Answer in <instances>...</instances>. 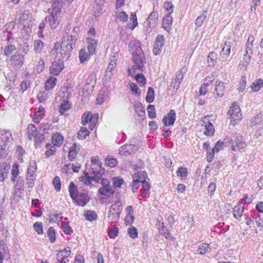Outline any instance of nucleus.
Here are the masks:
<instances>
[{
  "mask_svg": "<svg viewBox=\"0 0 263 263\" xmlns=\"http://www.w3.org/2000/svg\"><path fill=\"white\" fill-rule=\"evenodd\" d=\"M77 37L76 34L64 36L61 43L60 55L62 60L66 61L70 57L72 49L75 47Z\"/></svg>",
  "mask_w": 263,
  "mask_h": 263,
  "instance_id": "f257e3e1",
  "label": "nucleus"
},
{
  "mask_svg": "<svg viewBox=\"0 0 263 263\" xmlns=\"http://www.w3.org/2000/svg\"><path fill=\"white\" fill-rule=\"evenodd\" d=\"M144 54L140 46L135 47L133 51V61L134 70H141L143 67Z\"/></svg>",
  "mask_w": 263,
  "mask_h": 263,
  "instance_id": "f03ea898",
  "label": "nucleus"
},
{
  "mask_svg": "<svg viewBox=\"0 0 263 263\" xmlns=\"http://www.w3.org/2000/svg\"><path fill=\"white\" fill-rule=\"evenodd\" d=\"M99 119L98 114H92L91 112H85L83 114L81 119V123L85 125L89 123V129L92 130L96 127Z\"/></svg>",
  "mask_w": 263,
  "mask_h": 263,
  "instance_id": "7ed1b4c3",
  "label": "nucleus"
},
{
  "mask_svg": "<svg viewBox=\"0 0 263 263\" xmlns=\"http://www.w3.org/2000/svg\"><path fill=\"white\" fill-rule=\"evenodd\" d=\"M241 110L239 106L233 103L228 111V114L231 118V124H235L237 121L241 119L242 114L240 113Z\"/></svg>",
  "mask_w": 263,
  "mask_h": 263,
  "instance_id": "20e7f679",
  "label": "nucleus"
},
{
  "mask_svg": "<svg viewBox=\"0 0 263 263\" xmlns=\"http://www.w3.org/2000/svg\"><path fill=\"white\" fill-rule=\"evenodd\" d=\"M25 60L24 56L21 54L17 50L10 59V62L12 67L15 69H20Z\"/></svg>",
  "mask_w": 263,
  "mask_h": 263,
  "instance_id": "39448f33",
  "label": "nucleus"
},
{
  "mask_svg": "<svg viewBox=\"0 0 263 263\" xmlns=\"http://www.w3.org/2000/svg\"><path fill=\"white\" fill-rule=\"evenodd\" d=\"M158 18V12L156 11H152L148 16V17L147 20V26L146 31L147 32H150L152 30L153 28H154L157 24Z\"/></svg>",
  "mask_w": 263,
  "mask_h": 263,
  "instance_id": "423d86ee",
  "label": "nucleus"
},
{
  "mask_svg": "<svg viewBox=\"0 0 263 263\" xmlns=\"http://www.w3.org/2000/svg\"><path fill=\"white\" fill-rule=\"evenodd\" d=\"M164 45V36L163 35L159 34L155 40L153 49L155 55H158L160 53Z\"/></svg>",
  "mask_w": 263,
  "mask_h": 263,
  "instance_id": "0eeeda50",
  "label": "nucleus"
},
{
  "mask_svg": "<svg viewBox=\"0 0 263 263\" xmlns=\"http://www.w3.org/2000/svg\"><path fill=\"white\" fill-rule=\"evenodd\" d=\"M64 60L59 59L57 61L52 63L50 68V71L51 74L54 76H58L64 68Z\"/></svg>",
  "mask_w": 263,
  "mask_h": 263,
  "instance_id": "6e6552de",
  "label": "nucleus"
},
{
  "mask_svg": "<svg viewBox=\"0 0 263 263\" xmlns=\"http://www.w3.org/2000/svg\"><path fill=\"white\" fill-rule=\"evenodd\" d=\"M13 140V138L10 132L5 130L2 132L0 139L2 144L9 147Z\"/></svg>",
  "mask_w": 263,
  "mask_h": 263,
  "instance_id": "1a4fd4ad",
  "label": "nucleus"
},
{
  "mask_svg": "<svg viewBox=\"0 0 263 263\" xmlns=\"http://www.w3.org/2000/svg\"><path fill=\"white\" fill-rule=\"evenodd\" d=\"M137 150V147L133 144H125L119 149V153L120 155L128 156L134 154Z\"/></svg>",
  "mask_w": 263,
  "mask_h": 263,
  "instance_id": "9d476101",
  "label": "nucleus"
},
{
  "mask_svg": "<svg viewBox=\"0 0 263 263\" xmlns=\"http://www.w3.org/2000/svg\"><path fill=\"white\" fill-rule=\"evenodd\" d=\"M176 115L174 110H171L163 119L162 122L165 126L173 125L176 120Z\"/></svg>",
  "mask_w": 263,
  "mask_h": 263,
  "instance_id": "9b49d317",
  "label": "nucleus"
},
{
  "mask_svg": "<svg viewBox=\"0 0 263 263\" xmlns=\"http://www.w3.org/2000/svg\"><path fill=\"white\" fill-rule=\"evenodd\" d=\"M116 206H111L108 212V218L111 222L118 221L120 218L121 211L118 209H115Z\"/></svg>",
  "mask_w": 263,
  "mask_h": 263,
  "instance_id": "f8f14e48",
  "label": "nucleus"
},
{
  "mask_svg": "<svg viewBox=\"0 0 263 263\" xmlns=\"http://www.w3.org/2000/svg\"><path fill=\"white\" fill-rule=\"evenodd\" d=\"M81 148V145L76 143L72 144L69 148L68 158L71 161H73L77 157Z\"/></svg>",
  "mask_w": 263,
  "mask_h": 263,
  "instance_id": "ddd939ff",
  "label": "nucleus"
},
{
  "mask_svg": "<svg viewBox=\"0 0 263 263\" xmlns=\"http://www.w3.org/2000/svg\"><path fill=\"white\" fill-rule=\"evenodd\" d=\"M86 41L88 44L87 49L90 54H94L96 53V49L98 46V41L95 38L87 37Z\"/></svg>",
  "mask_w": 263,
  "mask_h": 263,
  "instance_id": "4468645a",
  "label": "nucleus"
},
{
  "mask_svg": "<svg viewBox=\"0 0 263 263\" xmlns=\"http://www.w3.org/2000/svg\"><path fill=\"white\" fill-rule=\"evenodd\" d=\"M202 121L205 124L206 130L204 132V134L206 136H212L215 132V129L213 124L209 121V120L204 117L202 119Z\"/></svg>",
  "mask_w": 263,
  "mask_h": 263,
  "instance_id": "2eb2a0df",
  "label": "nucleus"
},
{
  "mask_svg": "<svg viewBox=\"0 0 263 263\" xmlns=\"http://www.w3.org/2000/svg\"><path fill=\"white\" fill-rule=\"evenodd\" d=\"M96 4L94 6V13L96 16L102 14L105 12L106 6L104 0H96Z\"/></svg>",
  "mask_w": 263,
  "mask_h": 263,
  "instance_id": "dca6fc26",
  "label": "nucleus"
},
{
  "mask_svg": "<svg viewBox=\"0 0 263 263\" xmlns=\"http://www.w3.org/2000/svg\"><path fill=\"white\" fill-rule=\"evenodd\" d=\"M74 200L77 202V204L78 205L82 206L85 205L89 201L87 194L84 193H80L79 194H78L76 200Z\"/></svg>",
  "mask_w": 263,
  "mask_h": 263,
  "instance_id": "f3484780",
  "label": "nucleus"
},
{
  "mask_svg": "<svg viewBox=\"0 0 263 263\" xmlns=\"http://www.w3.org/2000/svg\"><path fill=\"white\" fill-rule=\"evenodd\" d=\"M98 193L102 196L109 197L115 194V191L112 186L101 187L98 190Z\"/></svg>",
  "mask_w": 263,
  "mask_h": 263,
  "instance_id": "a211bd4d",
  "label": "nucleus"
},
{
  "mask_svg": "<svg viewBox=\"0 0 263 263\" xmlns=\"http://www.w3.org/2000/svg\"><path fill=\"white\" fill-rule=\"evenodd\" d=\"M235 144L232 145V149L233 151H235L236 148L241 149L244 148L246 146V143L243 141V139L242 136H238L235 138Z\"/></svg>",
  "mask_w": 263,
  "mask_h": 263,
  "instance_id": "6ab92c4d",
  "label": "nucleus"
},
{
  "mask_svg": "<svg viewBox=\"0 0 263 263\" xmlns=\"http://www.w3.org/2000/svg\"><path fill=\"white\" fill-rule=\"evenodd\" d=\"M14 187L18 191V196L20 197L23 196L24 193V180L23 177H18Z\"/></svg>",
  "mask_w": 263,
  "mask_h": 263,
  "instance_id": "aec40b11",
  "label": "nucleus"
},
{
  "mask_svg": "<svg viewBox=\"0 0 263 263\" xmlns=\"http://www.w3.org/2000/svg\"><path fill=\"white\" fill-rule=\"evenodd\" d=\"M63 136L60 133H57L52 137V143L54 146L60 147L63 143Z\"/></svg>",
  "mask_w": 263,
  "mask_h": 263,
  "instance_id": "412c9836",
  "label": "nucleus"
},
{
  "mask_svg": "<svg viewBox=\"0 0 263 263\" xmlns=\"http://www.w3.org/2000/svg\"><path fill=\"white\" fill-rule=\"evenodd\" d=\"M225 87L226 83L224 82L218 80L215 82L214 91L215 92H218L224 95Z\"/></svg>",
  "mask_w": 263,
  "mask_h": 263,
  "instance_id": "4be33fe9",
  "label": "nucleus"
},
{
  "mask_svg": "<svg viewBox=\"0 0 263 263\" xmlns=\"http://www.w3.org/2000/svg\"><path fill=\"white\" fill-rule=\"evenodd\" d=\"M44 115V108L43 107H39L33 116L32 120L34 123H39Z\"/></svg>",
  "mask_w": 263,
  "mask_h": 263,
  "instance_id": "5701e85b",
  "label": "nucleus"
},
{
  "mask_svg": "<svg viewBox=\"0 0 263 263\" xmlns=\"http://www.w3.org/2000/svg\"><path fill=\"white\" fill-rule=\"evenodd\" d=\"M231 52L230 43L226 42L222 49L221 56L222 58L227 59Z\"/></svg>",
  "mask_w": 263,
  "mask_h": 263,
  "instance_id": "b1692460",
  "label": "nucleus"
},
{
  "mask_svg": "<svg viewBox=\"0 0 263 263\" xmlns=\"http://www.w3.org/2000/svg\"><path fill=\"white\" fill-rule=\"evenodd\" d=\"M69 195L71 197V198L73 200H76V198L78 196V190L77 187L75 185L73 182H71L70 183V184L69 185Z\"/></svg>",
  "mask_w": 263,
  "mask_h": 263,
  "instance_id": "393cba45",
  "label": "nucleus"
},
{
  "mask_svg": "<svg viewBox=\"0 0 263 263\" xmlns=\"http://www.w3.org/2000/svg\"><path fill=\"white\" fill-rule=\"evenodd\" d=\"M251 217L255 218V223L258 228L262 229L263 228V214L258 215V213L254 212L253 215H251Z\"/></svg>",
  "mask_w": 263,
  "mask_h": 263,
  "instance_id": "a878e982",
  "label": "nucleus"
},
{
  "mask_svg": "<svg viewBox=\"0 0 263 263\" xmlns=\"http://www.w3.org/2000/svg\"><path fill=\"white\" fill-rule=\"evenodd\" d=\"M27 130L28 137L30 140H32V138L35 137V135L37 134V128L33 124H30L28 126Z\"/></svg>",
  "mask_w": 263,
  "mask_h": 263,
  "instance_id": "bb28decb",
  "label": "nucleus"
},
{
  "mask_svg": "<svg viewBox=\"0 0 263 263\" xmlns=\"http://www.w3.org/2000/svg\"><path fill=\"white\" fill-rule=\"evenodd\" d=\"M173 18L170 14H166L163 18L162 27L165 30L169 29L172 24Z\"/></svg>",
  "mask_w": 263,
  "mask_h": 263,
  "instance_id": "cd10ccee",
  "label": "nucleus"
},
{
  "mask_svg": "<svg viewBox=\"0 0 263 263\" xmlns=\"http://www.w3.org/2000/svg\"><path fill=\"white\" fill-rule=\"evenodd\" d=\"M91 55V54H90L89 53H88L85 49H81L79 51V55L80 63H84L90 59V56Z\"/></svg>",
  "mask_w": 263,
  "mask_h": 263,
  "instance_id": "c85d7f7f",
  "label": "nucleus"
},
{
  "mask_svg": "<svg viewBox=\"0 0 263 263\" xmlns=\"http://www.w3.org/2000/svg\"><path fill=\"white\" fill-rule=\"evenodd\" d=\"M134 107L136 113L139 117H143L145 116V110L142 107V104L140 102H137L134 104Z\"/></svg>",
  "mask_w": 263,
  "mask_h": 263,
  "instance_id": "c756f323",
  "label": "nucleus"
},
{
  "mask_svg": "<svg viewBox=\"0 0 263 263\" xmlns=\"http://www.w3.org/2000/svg\"><path fill=\"white\" fill-rule=\"evenodd\" d=\"M186 71L187 68L185 66L183 67L180 70L178 71L174 79L175 82L180 84L184 77L183 73H185Z\"/></svg>",
  "mask_w": 263,
  "mask_h": 263,
  "instance_id": "7c9ffc66",
  "label": "nucleus"
},
{
  "mask_svg": "<svg viewBox=\"0 0 263 263\" xmlns=\"http://www.w3.org/2000/svg\"><path fill=\"white\" fill-rule=\"evenodd\" d=\"M244 207L240 205H236L234 207L233 212V216L235 219H238L240 218L243 212Z\"/></svg>",
  "mask_w": 263,
  "mask_h": 263,
  "instance_id": "2f4dec72",
  "label": "nucleus"
},
{
  "mask_svg": "<svg viewBox=\"0 0 263 263\" xmlns=\"http://www.w3.org/2000/svg\"><path fill=\"white\" fill-rule=\"evenodd\" d=\"M116 67L108 65L105 71V74L104 77L105 81L110 80L114 74V71Z\"/></svg>",
  "mask_w": 263,
  "mask_h": 263,
  "instance_id": "473e14b6",
  "label": "nucleus"
},
{
  "mask_svg": "<svg viewBox=\"0 0 263 263\" xmlns=\"http://www.w3.org/2000/svg\"><path fill=\"white\" fill-rule=\"evenodd\" d=\"M176 174L177 176L180 177L182 180H185L189 173L187 168L179 167L176 172Z\"/></svg>",
  "mask_w": 263,
  "mask_h": 263,
  "instance_id": "72a5a7b5",
  "label": "nucleus"
},
{
  "mask_svg": "<svg viewBox=\"0 0 263 263\" xmlns=\"http://www.w3.org/2000/svg\"><path fill=\"white\" fill-rule=\"evenodd\" d=\"M138 25L137 16L136 14L132 13L129 18V22L127 24L128 27L133 30Z\"/></svg>",
  "mask_w": 263,
  "mask_h": 263,
  "instance_id": "f704fd0d",
  "label": "nucleus"
},
{
  "mask_svg": "<svg viewBox=\"0 0 263 263\" xmlns=\"http://www.w3.org/2000/svg\"><path fill=\"white\" fill-rule=\"evenodd\" d=\"M211 249L209 243H202L197 250V252L200 254H205L210 251Z\"/></svg>",
  "mask_w": 263,
  "mask_h": 263,
  "instance_id": "c9c22d12",
  "label": "nucleus"
},
{
  "mask_svg": "<svg viewBox=\"0 0 263 263\" xmlns=\"http://www.w3.org/2000/svg\"><path fill=\"white\" fill-rule=\"evenodd\" d=\"M262 87H263V80L261 79L256 80L251 86V89L253 91H258Z\"/></svg>",
  "mask_w": 263,
  "mask_h": 263,
  "instance_id": "e433bc0d",
  "label": "nucleus"
},
{
  "mask_svg": "<svg viewBox=\"0 0 263 263\" xmlns=\"http://www.w3.org/2000/svg\"><path fill=\"white\" fill-rule=\"evenodd\" d=\"M90 132L86 127H82L77 134V138L79 139L84 140L87 136H89Z\"/></svg>",
  "mask_w": 263,
  "mask_h": 263,
  "instance_id": "4c0bfd02",
  "label": "nucleus"
},
{
  "mask_svg": "<svg viewBox=\"0 0 263 263\" xmlns=\"http://www.w3.org/2000/svg\"><path fill=\"white\" fill-rule=\"evenodd\" d=\"M57 79L55 78L51 77L45 83L44 87L46 90L52 89L55 85Z\"/></svg>",
  "mask_w": 263,
  "mask_h": 263,
  "instance_id": "58836bf2",
  "label": "nucleus"
},
{
  "mask_svg": "<svg viewBox=\"0 0 263 263\" xmlns=\"http://www.w3.org/2000/svg\"><path fill=\"white\" fill-rule=\"evenodd\" d=\"M155 99V91L154 89L152 87H148V91L146 96V101L147 103H152Z\"/></svg>",
  "mask_w": 263,
  "mask_h": 263,
  "instance_id": "ea45409f",
  "label": "nucleus"
},
{
  "mask_svg": "<svg viewBox=\"0 0 263 263\" xmlns=\"http://www.w3.org/2000/svg\"><path fill=\"white\" fill-rule=\"evenodd\" d=\"M47 234L50 242L52 243L54 242L56 240L55 231L53 227H50L49 228Z\"/></svg>",
  "mask_w": 263,
  "mask_h": 263,
  "instance_id": "a19ab883",
  "label": "nucleus"
},
{
  "mask_svg": "<svg viewBox=\"0 0 263 263\" xmlns=\"http://www.w3.org/2000/svg\"><path fill=\"white\" fill-rule=\"evenodd\" d=\"M217 54L214 51L210 52L207 57V61L210 65H214L216 62Z\"/></svg>",
  "mask_w": 263,
  "mask_h": 263,
  "instance_id": "79ce46f5",
  "label": "nucleus"
},
{
  "mask_svg": "<svg viewBox=\"0 0 263 263\" xmlns=\"http://www.w3.org/2000/svg\"><path fill=\"white\" fill-rule=\"evenodd\" d=\"M61 225L62 230L65 234L70 235L72 234L73 230L68 222L63 221Z\"/></svg>",
  "mask_w": 263,
  "mask_h": 263,
  "instance_id": "37998d69",
  "label": "nucleus"
},
{
  "mask_svg": "<svg viewBox=\"0 0 263 263\" xmlns=\"http://www.w3.org/2000/svg\"><path fill=\"white\" fill-rule=\"evenodd\" d=\"M147 177V175L145 171L137 172L133 175V178L138 179L141 182L143 180H146Z\"/></svg>",
  "mask_w": 263,
  "mask_h": 263,
  "instance_id": "c03bdc74",
  "label": "nucleus"
},
{
  "mask_svg": "<svg viewBox=\"0 0 263 263\" xmlns=\"http://www.w3.org/2000/svg\"><path fill=\"white\" fill-rule=\"evenodd\" d=\"M52 129V125L49 123H42L40 125V131H42L43 133H47Z\"/></svg>",
  "mask_w": 263,
  "mask_h": 263,
  "instance_id": "a18cd8bd",
  "label": "nucleus"
},
{
  "mask_svg": "<svg viewBox=\"0 0 263 263\" xmlns=\"http://www.w3.org/2000/svg\"><path fill=\"white\" fill-rule=\"evenodd\" d=\"M70 253L71 251L69 248L64 249L57 254V257L65 259L70 255Z\"/></svg>",
  "mask_w": 263,
  "mask_h": 263,
  "instance_id": "49530a36",
  "label": "nucleus"
},
{
  "mask_svg": "<svg viewBox=\"0 0 263 263\" xmlns=\"http://www.w3.org/2000/svg\"><path fill=\"white\" fill-rule=\"evenodd\" d=\"M207 11H204L201 15H200L196 19L195 25L197 27H200L203 22L205 21L206 17Z\"/></svg>",
  "mask_w": 263,
  "mask_h": 263,
  "instance_id": "de8ad7c7",
  "label": "nucleus"
},
{
  "mask_svg": "<svg viewBox=\"0 0 263 263\" xmlns=\"http://www.w3.org/2000/svg\"><path fill=\"white\" fill-rule=\"evenodd\" d=\"M17 23H18V22L17 18L16 17L14 19V21H11L9 22L8 23H7L5 25L6 31L7 32L9 31L10 32H12V31L15 28V24H16Z\"/></svg>",
  "mask_w": 263,
  "mask_h": 263,
  "instance_id": "09e8293b",
  "label": "nucleus"
},
{
  "mask_svg": "<svg viewBox=\"0 0 263 263\" xmlns=\"http://www.w3.org/2000/svg\"><path fill=\"white\" fill-rule=\"evenodd\" d=\"M7 250L6 249V244L3 241L0 242V263H2L4 257L7 254Z\"/></svg>",
  "mask_w": 263,
  "mask_h": 263,
  "instance_id": "8fccbe9b",
  "label": "nucleus"
},
{
  "mask_svg": "<svg viewBox=\"0 0 263 263\" xmlns=\"http://www.w3.org/2000/svg\"><path fill=\"white\" fill-rule=\"evenodd\" d=\"M116 18L118 21L125 23L127 21L128 16L125 12L122 11L117 13Z\"/></svg>",
  "mask_w": 263,
  "mask_h": 263,
  "instance_id": "3c124183",
  "label": "nucleus"
},
{
  "mask_svg": "<svg viewBox=\"0 0 263 263\" xmlns=\"http://www.w3.org/2000/svg\"><path fill=\"white\" fill-rule=\"evenodd\" d=\"M44 47V43L41 40H36L34 42V50L36 53H40Z\"/></svg>",
  "mask_w": 263,
  "mask_h": 263,
  "instance_id": "603ef678",
  "label": "nucleus"
},
{
  "mask_svg": "<svg viewBox=\"0 0 263 263\" xmlns=\"http://www.w3.org/2000/svg\"><path fill=\"white\" fill-rule=\"evenodd\" d=\"M135 79L139 84L140 87H143L146 83V79L142 73H138L135 77Z\"/></svg>",
  "mask_w": 263,
  "mask_h": 263,
  "instance_id": "864d4df0",
  "label": "nucleus"
},
{
  "mask_svg": "<svg viewBox=\"0 0 263 263\" xmlns=\"http://www.w3.org/2000/svg\"><path fill=\"white\" fill-rule=\"evenodd\" d=\"M70 106L71 105L68 101L62 103L60 106L59 112L61 115L64 114L66 111L70 109Z\"/></svg>",
  "mask_w": 263,
  "mask_h": 263,
  "instance_id": "5fc2aeb1",
  "label": "nucleus"
},
{
  "mask_svg": "<svg viewBox=\"0 0 263 263\" xmlns=\"http://www.w3.org/2000/svg\"><path fill=\"white\" fill-rule=\"evenodd\" d=\"M155 107L153 105H148L147 108L148 116L150 119H154L156 117V114L155 111Z\"/></svg>",
  "mask_w": 263,
  "mask_h": 263,
  "instance_id": "6e6d98bb",
  "label": "nucleus"
},
{
  "mask_svg": "<svg viewBox=\"0 0 263 263\" xmlns=\"http://www.w3.org/2000/svg\"><path fill=\"white\" fill-rule=\"evenodd\" d=\"M16 49L14 45H9L5 47L4 54L7 57H9L12 52Z\"/></svg>",
  "mask_w": 263,
  "mask_h": 263,
  "instance_id": "4d7b16f0",
  "label": "nucleus"
},
{
  "mask_svg": "<svg viewBox=\"0 0 263 263\" xmlns=\"http://www.w3.org/2000/svg\"><path fill=\"white\" fill-rule=\"evenodd\" d=\"M84 216L87 220L92 221L97 219V215L95 211H87L84 214Z\"/></svg>",
  "mask_w": 263,
  "mask_h": 263,
  "instance_id": "13d9d810",
  "label": "nucleus"
},
{
  "mask_svg": "<svg viewBox=\"0 0 263 263\" xmlns=\"http://www.w3.org/2000/svg\"><path fill=\"white\" fill-rule=\"evenodd\" d=\"M35 165H30L28 168L27 177L35 178V172L36 171V166L35 162H34Z\"/></svg>",
  "mask_w": 263,
  "mask_h": 263,
  "instance_id": "bf43d9fd",
  "label": "nucleus"
},
{
  "mask_svg": "<svg viewBox=\"0 0 263 263\" xmlns=\"http://www.w3.org/2000/svg\"><path fill=\"white\" fill-rule=\"evenodd\" d=\"M9 148V147L2 144L0 142V159L4 158L7 156Z\"/></svg>",
  "mask_w": 263,
  "mask_h": 263,
  "instance_id": "052dcab7",
  "label": "nucleus"
},
{
  "mask_svg": "<svg viewBox=\"0 0 263 263\" xmlns=\"http://www.w3.org/2000/svg\"><path fill=\"white\" fill-rule=\"evenodd\" d=\"M19 17L17 18L18 23H21L22 21H25L28 19L30 13L28 11H24L22 14H18Z\"/></svg>",
  "mask_w": 263,
  "mask_h": 263,
  "instance_id": "680f3d73",
  "label": "nucleus"
},
{
  "mask_svg": "<svg viewBox=\"0 0 263 263\" xmlns=\"http://www.w3.org/2000/svg\"><path fill=\"white\" fill-rule=\"evenodd\" d=\"M210 84V82L207 83L206 84L203 83L201 85V86L200 87L199 91V96H204L207 93V92H208L207 87L208 86H209Z\"/></svg>",
  "mask_w": 263,
  "mask_h": 263,
  "instance_id": "e2e57ef3",
  "label": "nucleus"
},
{
  "mask_svg": "<svg viewBox=\"0 0 263 263\" xmlns=\"http://www.w3.org/2000/svg\"><path fill=\"white\" fill-rule=\"evenodd\" d=\"M130 86V88L131 89V91L134 94L140 95L141 93V90L139 89V88L138 87L137 85L133 83L130 82L128 84Z\"/></svg>",
  "mask_w": 263,
  "mask_h": 263,
  "instance_id": "0e129e2a",
  "label": "nucleus"
},
{
  "mask_svg": "<svg viewBox=\"0 0 263 263\" xmlns=\"http://www.w3.org/2000/svg\"><path fill=\"white\" fill-rule=\"evenodd\" d=\"M106 163L110 167H113L117 165L118 161L114 158L107 157L105 159Z\"/></svg>",
  "mask_w": 263,
  "mask_h": 263,
  "instance_id": "69168bd1",
  "label": "nucleus"
},
{
  "mask_svg": "<svg viewBox=\"0 0 263 263\" xmlns=\"http://www.w3.org/2000/svg\"><path fill=\"white\" fill-rule=\"evenodd\" d=\"M33 227L34 228L35 231L38 234L41 235L43 234V229L42 222H35L33 224Z\"/></svg>",
  "mask_w": 263,
  "mask_h": 263,
  "instance_id": "338daca9",
  "label": "nucleus"
},
{
  "mask_svg": "<svg viewBox=\"0 0 263 263\" xmlns=\"http://www.w3.org/2000/svg\"><path fill=\"white\" fill-rule=\"evenodd\" d=\"M52 183L56 191H59L61 188V180L59 177L56 176L54 178Z\"/></svg>",
  "mask_w": 263,
  "mask_h": 263,
  "instance_id": "774afa93",
  "label": "nucleus"
}]
</instances>
